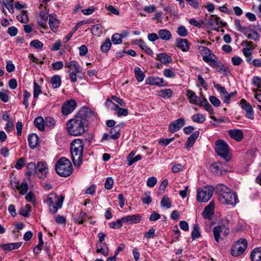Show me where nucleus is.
Returning a JSON list of instances; mask_svg holds the SVG:
<instances>
[{
    "label": "nucleus",
    "instance_id": "nucleus-1",
    "mask_svg": "<svg viewBox=\"0 0 261 261\" xmlns=\"http://www.w3.org/2000/svg\"><path fill=\"white\" fill-rule=\"evenodd\" d=\"M93 115V112L88 108L84 107L66 122V130L73 136L83 135L87 129V118Z\"/></svg>",
    "mask_w": 261,
    "mask_h": 261
},
{
    "label": "nucleus",
    "instance_id": "nucleus-2",
    "mask_svg": "<svg viewBox=\"0 0 261 261\" xmlns=\"http://www.w3.org/2000/svg\"><path fill=\"white\" fill-rule=\"evenodd\" d=\"M216 192L219 201L222 204L235 205L239 202L237 194L222 184L217 186Z\"/></svg>",
    "mask_w": 261,
    "mask_h": 261
},
{
    "label": "nucleus",
    "instance_id": "nucleus-3",
    "mask_svg": "<svg viewBox=\"0 0 261 261\" xmlns=\"http://www.w3.org/2000/svg\"><path fill=\"white\" fill-rule=\"evenodd\" d=\"M84 146L83 141L80 139H74L70 144L71 158L76 167H79L82 164Z\"/></svg>",
    "mask_w": 261,
    "mask_h": 261
},
{
    "label": "nucleus",
    "instance_id": "nucleus-4",
    "mask_svg": "<svg viewBox=\"0 0 261 261\" xmlns=\"http://www.w3.org/2000/svg\"><path fill=\"white\" fill-rule=\"evenodd\" d=\"M64 198L63 195L58 196L56 193L51 192L47 195L44 202L46 203L49 212L52 214H55L58 210L62 207Z\"/></svg>",
    "mask_w": 261,
    "mask_h": 261
},
{
    "label": "nucleus",
    "instance_id": "nucleus-5",
    "mask_svg": "<svg viewBox=\"0 0 261 261\" xmlns=\"http://www.w3.org/2000/svg\"><path fill=\"white\" fill-rule=\"evenodd\" d=\"M55 169L57 174L62 177L69 176L73 171L71 163L65 158H61L58 160Z\"/></svg>",
    "mask_w": 261,
    "mask_h": 261
},
{
    "label": "nucleus",
    "instance_id": "nucleus-6",
    "mask_svg": "<svg viewBox=\"0 0 261 261\" xmlns=\"http://www.w3.org/2000/svg\"><path fill=\"white\" fill-rule=\"evenodd\" d=\"M215 151L217 154L226 161L230 159L229 148L228 144L222 140H218L216 142Z\"/></svg>",
    "mask_w": 261,
    "mask_h": 261
},
{
    "label": "nucleus",
    "instance_id": "nucleus-7",
    "mask_svg": "<svg viewBox=\"0 0 261 261\" xmlns=\"http://www.w3.org/2000/svg\"><path fill=\"white\" fill-rule=\"evenodd\" d=\"M215 188L213 186L204 187L197 190L196 199L201 202H207L212 197Z\"/></svg>",
    "mask_w": 261,
    "mask_h": 261
},
{
    "label": "nucleus",
    "instance_id": "nucleus-8",
    "mask_svg": "<svg viewBox=\"0 0 261 261\" xmlns=\"http://www.w3.org/2000/svg\"><path fill=\"white\" fill-rule=\"evenodd\" d=\"M247 247V240L245 239H240L232 246L231 254L233 256H239L243 254Z\"/></svg>",
    "mask_w": 261,
    "mask_h": 261
},
{
    "label": "nucleus",
    "instance_id": "nucleus-9",
    "mask_svg": "<svg viewBox=\"0 0 261 261\" xmlns=\"http://www.w3.org/2000/svg\"><path fill=\"white\" fill-rule=\"evenodd\" d=\"M43 7L42 4L40 5L39 8L43 9L40 10L38 14V23L40 26L46 29L47 28L46 23L49 16V14H48L49 10L45 7Z\"/></svg>",
    "mask_w": 261,
    "mask_h": 261
},
{
    "label": "nucleus",
    "instance_id": "nucleus-10",
    "mask_svg": "<svg viewBox=\"0 0 261 261\" xmlns=\"http://www.w3.org/2000/svg\"><path fill=\"white\" fill-rule=\"evenodd\" d=\"M213 232L215 240L218 243L220 239V234L226 237L229 233V228L224 225L216 226L213 229Z\"/></svg>",
    "mask_w": 261,
    "mask_h": 261
},
{
    "label": "nucleus",
    "instance_id": "nucleus-11",
    "mask_svg": "<svg viewBox=\"0 0 261 261\" xmlns=\"http://www.w3.org/2000/svg\"><path fill=\"white\" fill-rule=\"evenodd\" d=\"M76 102L74 99L66 101L62 106V113L64 115L71 113L76 107Z\"/></svg>",
    "mask_w": 261,
    "mask_h": 261
},
{
    "label": "nucleus",
    "instance_id": "nucleus-12",
    "mask_svg": "<svg viewBox=\"0 0 261 261\" xmlns=\"http://www.w3.org/2000/svg\"><path fill=\"white\" fill-rule=\"evenodd\" d=\"M37 174L39 178H43L46 177L48 171V165L44 161L38 162L36 166Z\"/></svg>",
    "mask_w": 261,
    "mask_h": 261
},
{
    "label": "nucleus",
    "instance_id": "nucleus-13",
    "mask_svg": "<svg viewBox=\"0 0 261 261\" xmlns=\"http://www.w3.org/2000/svg\"><path fill=\"white\" fill-rule=\"evenodd\" d=\"M208 21V24L211 27V29L214 30H218L220 27H225L226 23L223 22L220 20V18L215 15H212Z\"/></svg>",
    "mask_w": 261,
    "mask_h": 261
},
{
    "label": "nucleus",
    "instance_id": "nucleus-14",
    "mask_svg": "<svg viewBox=\"0 0 261 261\" xmlns=\"http://www.w3.org/2000/svg\"><path fill=\"white\" fill-rule=\"evenodd\" d=\"M240 104L242 108L246 112V117L250 119L253 120L254 118V115L250 104L244 99H241Z\"/></svg>",
    "mask_w": 261,
    "mask_h": 261
},
{
    "label": "nucleus",
    "instance_id": "nucleus-15",
    "mask_svg": "<svg viewBox=\"0 0 261 261\" xmlns=\"http://www.w3.org/2000/svg\"><path fill=\"white\" fill-rule=\"evenodd\" d=\"M187 96L188 97L191 103L200 106L203 100L205 98L203 97L197 96L196 94L190 90L187 91Z\"/></svg>",
    "mask_w": 261,
    "mask_h": 261
},
{
    "label": "nucleus",
    "instance_id": "nucleus-16",
    "mask_svg": "<svg viewBox=\"0 0 261 261\" xmlns=\"http://www.w3.org/2000/svg\"><path fill=\"white\" fill-rule=\"evenodd\" d=\"M185 122V119L182 118H179L173 121L169 125V131L172 133L178 131L184 125Z\"/></svg>",
    "mask_w": 261,
    "mask_h": 261
},
{
    "label": "nucleus",
    "instance_id": "nucleus-17",
    "mask_svg": "<svg viewBox=\"0 0 261 261\" xmlns=\"http://www.w3.org/2000/svg\"><path fill=\"white\" fill-rule=\"evenodd\" d=\"M146 82L147 84L157 85L159 86H166L167 85V82L162 78L158 76H150L146 79Z\"/></svg>",
    "mask_w": 261,
    "mask_h": 261
},
{
    "label": "nucleus",
    "instance_id": "nucleus-18",
    "mask_svg": "<svg viewBox=\"0 0 261 261\" xmlns=\"http://www.w3.org/2000/svg\"><path fill=\"white\" fill-rule=\"evenodd\" d=\"M48 23L50 29L54 32L58 30L60 25V20L58 19L56 14L53 13L49 14Z\"/></svg>",
    "mask_w": 261,
    "mask_h": 261
},
{
    "label": "nucleus",
    "instance_id": "nucleus-19",
    "mask_svg": "<svg viewBox=\"0 0 261 261\" xmlns=\"http://www.w3.org/2000/svg\"><path fill=\"white\" fill-rule=\"evenodd\" d=\"M214 203L211 202L204 209L202 217L206 219L210 220L214 214Z\"/></svg>",
    "mask_w": 261,
    "mask_h": 261
},
{
    "label": "nucleus",
    "instance_id": "nucleus-20",
    "mask_svg": "<svg viewBox=\"0 0 261 261\" xmlns=\"http://www.w3.org/2000/svg\"><path fill=\"white\" fill-rule=\"evenodd\" d=\"M142 216L139 214H135L133 215H129L122 217V220L123 223L135 224L140 222Z\"/></svg>",
    "mask_w": 261,
    "mask_h": 261
},
{
    "label": "nucleus",
    "instance_id": "nucleus-21",
    "mask_svg": "<svg viewBox=\"0 0 261 261\" xmlns=\"http://www.w3.org/2000/svg\"><path fill=\"white\" fill-rule=\"evenodd\" d=\"M248 39L257 41L260 38V35L256 31L251 30L248 28L245 29L243 33Z\"/></svg>",
    "mask_w": 261,
    "mask_h": 261
},
{
    "label": "nucleus",
    "instance_id": "nucleus-22",
    "mask_svg": "<svg viewBox=\"0 0 261 261\" xmlns=\"http://www.w3.org/2000/svg\"><path fill=\"white\" fill-rule=\"evenodd\" d=\"M228 134L232 139L237 141H241L244 137V134L242 131L238 129L229 130Z\"/></svg>",
    "mask_w": 261,
    "mask_h": 261
},
{
    "label": "nucleus",
    "instance_id": "nucleus-23",
    "mask_svg": "<svg viewBox=\"0 0 261 261\" xmlns=\"http://www.w3.org/2000/svg\"><path fill=\"white\" fill-rule=\"evenodd\" d=\"M177 47L184 52L189 51L190 46V43L186 39L177 38L176 40Z\"/></svg>",
    "mask_w": 261,
    "mask_h": 261
},
{
    "label": "nucleus",
    "instance_id": "nucleus-24",
    "mask_svg": "<svg viewBox=\"0 0 261 261\" xmlns=\"http://www.w3.org/2000/svg\"><path fill=\"white\" fill-rule=\"evenodd\" d=\"M65 67L69 68L68 71H75L76 73H80L81 72L80 66L75 60L67 62Z\"/></svg>",
    "mask_w": 261,
    "mask_h": 261
},
{
    "label": "nucleus",
    "instance_id": "nucleus-25",
    "mask_svg": "<svg viewBox=\"0 0 261 261\" xmlns=\"http://www.w3.org/2000/svg\"><path fill=\"white\" fill-rule=\"evenodd\" d=\"M39 137L36 134H31L28 136V142L30 147L32 149H35L36 148L38 144Z\"/></svg>",
    "mask_w": 261,
    "mask_h": 261
},
{
    "label": "nucleus",
    "instance_id": "nucleus-26",
    "mask_svg": "<svg viewBox=\"0 0 261 261\" xmlns=\"http://www.w3.org/2000/svg\"><path fill=\"white\" fill-rule=\"evenodd\" d=\"M199 132L198 130L193 132L192 135H191V136L188 138L185 144L186 147L187 148L191 147L195 142L196 139L199 136Z\"/></svg>",
    "mask_w": 261,
    "mask_h": 261
},
{
    "label": "nucleus",
    "instance_id": "nucleus-27",
    "mask_svg": "<svg viewBox=\"0 0 261 261\" xmlns=\"http://www.w3.org/2000/svg\"><path fill=\"white\" fill-rule=\"evenodd\" d=\"M21 244L20 243H13L10 244H3L0 245L1 248L5 251H11L19 248Z\"/></svg>",
    "mask_w": 261,
    "mask_h": 261
},
{
    "label": "nucleus",
    "instance_id": "nucleus-28",
    "mask_svg": "<svg viewBox=\"0 0 261 261\" xmlns=\"http://www.w3.org/2000/svg\"><path fill=\"white\" fill-rule=\"evenodd\" d=\"M135 155V152L134 151H131L127 156V161L129 166L132 165L134 163L141 160L142 156L140 154H138L136 156H134Z\"/></svg>",
    "mask_w": 261,
    "mask_h": 261
},
{
    "label": "nucleus",
    "instance_id": "nucleus-29",
    "mask_svg": "<svg viewBox=\"0 0 261 261\" xmlns=\"http://www.w3.org/2000/svg\"><path fill=\"white\" fill-rule=\"evenodd\" d=\"M159 37L165 41L169 40L172 37L171 32L166 29H161L158 32Z\"/></svg>",
    "mask_w": 261,
    "mask_h": 261
},
{
    "label": "nucleus",
    "instance_id": "nucleus-30",
    "mask_svg": "<svg viewBox=\"0 0 261 261\" xmlns=\"http://www.w3.org/2000/svg\"><path fill=\"white\" fill-rule=\"evenodd\" d=\"M210 169L212 172L217 175H221L223 174L222 164L220 163H215L213 164Z\"/></svg>",
    "mask_w": 261,
    "mask_h": 261
},
{
    "label": "nucleus",
    "instance_id": "nucleus-31",
    "mask_svg": "<svg viewBox=\"0 0 261 261\" xmlns=\"http://www.w3.org/2000/svg\"><path fill=\"white\" fill-rule=\"evenodd\" d=\"M250 257L252 261H261V248H256L251 252Z\"/></svg>",
    "mask_w": 261,
    "mask_h": 261
},
{
    "label": "nucleus",
    "instance_id": "nucleus-32",
    "mask_svg": "<svg viewBox=\"0 0 261 261\" xmlns=\"http://www.w3.org/2000/svg\"><path fill=\"white\" fill-rule=\"evenodd\" d=\"M35 126L40 131L44 130L45 123L44 120L41 116L38 117L34 120Z\"/></svg>",
    "mask_w": 261,
    "mask_h": 261
},
{
    "label": "nucleus",
    "instance_id": "nucleus-33",
    "mask_svg": "<svg viewBox=\"0 0 261 261\" xmlns=\"http://www.w3.org/2000/svg\"><path fill=\"white\" fill-rule=\"evenodd\" d=\"M110 138L113 140L118 139L120 136V127L119 125H116L115 127L111 128L110 130Z\"/></svg>",
    "mask_w": 261,
    "mask_h": 261
},
{
    "label": "nucleus",
    "instance_id": "nucleus-34",
    "mask_svg": "<svg viewBox=\"0 0 261 261\" xmlns=\"http://www.w3.org/2000/svg\"><path fill=\"white\" fill-rule=\"evenodd\" d=\"M158 59L163 64H168L172 61V58L165 53L159 54L158 56Z\"/></svg>",
    "mask_w": 261,
    "mask_h": 261
},
{
    "label": "nucleus",
    "instance_id": "nucleus-35",
    "mask_svg": "<svg viewBox=\"0 0 261 261\" xmlns=\"http://www.w3.org/2000/svg\"><path fill=\"white\" fill-rule=\"evenodd\" d=\"M50 83L54 88H57L61 86V78L60 75H55L50 79Z\"/></svg>",
    "mask_w": 261,
    "mask_h": 261
},
{
    "label": "nucleus",
    "instance_id": "nucleus-36",
    "mask_svg": "<svg viewBox=\"0 0 261 261\" xmlns=\"http://www.w3.org/2000/svg\"><path fill=\"white\" fill-rule=\"evenodd\" d=\"M96 252L100 253L104 256H107L109 253V248L106 246L105 243L101 244L96 245Z\"/></svg>",
    "mask_w": 261,
    "mask_h": 261
},
{
    "label": "nucleus",
    "instance_id": "nucleus-37",
    "mask_svg": "<svg viewBox=\"0 0 261 261\" xmlns=\"http://www.w3.org/2000/svg\"><path fill=\"white\" fill-rule=\"evenodd\" d=\"M158 94L160 96L164 98H169L172 96L173 91L171 89L160 90L159 91Z\"/></svg>",
    "mask_w": 261,
    "mask_h": 261
},
{
    "label": "nucleus",
    "instance_id": "nucleus-38",
    "mask_svg": "<svg viewBox=\"0 0 261 261\" xmlns=\"http://www.w3.org/2000/svg\"><path fill=\"white\" fill-rule=\"evenodd\" d=\"M191 119L194 122L200 124L203 123L206 120L205 116L201 113L194 114L192 116Z\"/></svg>",
    "mask_w": 261,
    "mask_h": 261
},
{
    "label": "nucleus",
    "instance_id": "nucleus-39",
    "mask_svg": "<svg viewBox=\"0 0 261 261\" xmlns=\"http://www.w3.org/2000/svg\"><path fill=\"white\" fill-rule=\"evenodd\" d=\"M135 77L139 82H142L145 77L144 72L141 70L140 67H135Z\"/></svg>",
    "mask_w": 261,
    "mask_h": 261
},
{
    "label": "nucleus",
    "instance_id": "nucleus-40",
    "mask_svg": "<svg viewBox=\"0 0 261 261\" xmlns=\"http://www.w3.org/2000/svg\"><path fill=\"white\" fill-rule=\"evenodd\" d=\"M138 46L142 50H144L148 55H153V51L142 40H139Z\"/></svg>",
    "mask_w": 261,
    "mask_h": 261
},
{
    "label": "nucleus",
    "instance_id": "nucleus-41",
    "mask_svg": "<svg viewBox=\"0 0 261 261\" xmlns=\"http://www.w3.org/2000/svg\"><path fill=\"white\" fill-rule=\"evenodd\" d=\"M27 167L28 169V175L31 176L37 174L36 166L34 163H29L27 164Z\"/></svg>",
    "mask_w": 261,
    "mask_h": 261
},
{
    "label": "nucleus",
    "instance_id": "nucleus-42",
    "mask_svg": "<svg viewBox=\"0 0 261 261\" xmlns=\"http://www.w3.org/2000/svg\"><path fill=\"white\" fill-rule=\"evenodd\" d=\"M14 0H3V4L11 13H14Z\"/></svg>",
    "mask_w": 261,
    "mask_h": 261
},
{
    "label": "nucleus",
    "instance_id": "nucleus-43",
    "mask_svg": "<svg viewBox=\"0 0 261 261\" xmlns=\"http://www.w3.org/2000/svg\"><path fill=\"white\" fill-rule=\"evenodd\" d=\"M102 27L100 24H96L92 27L91 33L95 36H100L102 33Z\"/></svg>",
    "mask_w": 261,
    "mask_h": 261
},
{
    "label": "nucleus",
    "instance_id": "nucleus-44",
    "mask_svg": "<svg viewBox=\"0 0 261 261\" xmlns=\"http://www.w3.org/2000/svg\"><path fill=\"white\" fill-rule=\"evenodd\" d=\"M112 43L110 40L107 38L105 41L102 44L100 49L102 52L107 53L109 50L111 46Z\"/></svg>",
    "mask_w": 261,
    "mask_h": 261
},
{
    "label": "nucleus",
    "instance_id": "nucleus-45",
    "mask_svg": "<svg viewBox=\"0 0 261 261\" xmlns=\"http://www.w3.org/2000/svg\"><path fill=\"white\" fill-rule=\"evenodd\" d=\"M192 238L195 240L200 237L199 227L198 224H195L193 226V229L191 233Z\"/></svg>",
    "mask_w": 261,
    "mask_h": 261
},
{
    "label": "nucleus",
    "instance_id": "nucleus-46",
    "mask_svg": "<svg viewBox=\"0 0 261 261\" xmlns=\"http://www.w3.org/2000/svg\"><path fill=\"white\" fill-rule=\"evenodd\" d=\"M33 96L35 98H38L39 95L42 93L40 86L36 81L34 82Z\"/></svg>",
    "mask_w": 261,
    "mask_h": 261
},
{
    "label": "nucleus",
    "instance_id": "nucleus-47",
    "mask_svg": "<svg viewBox=\"0 0 261 261\" xmlns=\"http://www.w3.org/2000/svg\"><path fill=\"white\" fill-rule=\"evenodd\" d=\"M45 126L49 128H53L56 125L55 120L51 117H47L44 119Z\"/></svg>",
    "mask_w": 261,
    "mask_h": 261
},
{
    "label": "nucleus",
    "instance_id": "nucleus-48",
    "mask_svg": "<svg viewBox=\"0 0 261 261\" xmlns=\"http://www.w3.org/2000/svg\"><path fill=\"white\" fill-rule=\"evenodd\" d=\"M17 19L21 23H27L29 21V17L26 11H22L17 17Z\"/></svg>",
    "mask_w": 261,
    "mask_h": 261
},
{
    "label": "nucleus",
    "instance_id": "nucleus-49",
    "mask_svg": "<svg viewBox=\"0 0 261 261\" xmlns=\"http://www.w3.org/2000/svg\"><path fill=\"white\" fill-rule=\"evenodd\" d=\"M124 36H122L118 33L114 34L112 37V41L115 44H121L122 42V38Z\"/></svg>",
    "mask_w": 261,
    "mask_h": 261
},
{
    "label": "nucleus",
    "instance_id": "nucleus-50",
    "mask_svg": "<svg viewBox=\"0 0 261 261\" xmlns=\"http://www.w3.org/2000/svg\"><path fill=\"white\" fill-rule=\"evenodd\" d=\"M197 48L199 53L203 56L211 55L212 54L211 50L206 47L198 46Z\"/></svg>",
    "mask_w": 261,
    "mask_h": 261
},
{
    "label": "nucleus",
    "instance_id": "nucleus-51",
    "mask_svg": "<svg viewBox=\"0 0 261 261\" xmlns=\"http://www.w3.org/2000/svg\"><path fill=\"white\" fill-rule=\"evenodd\" d=\"M123 221L122 220V218L120 219H118L116 221L109 223V226L113 229L120 228L122 226Z\"/></svg>",
    "mask_w": 261,
    "mask_h": 261
},
{
    "label": "nucleus",
    "instance_id": "nucleus-52",
    "mask_svg": "<svg viewBox=\"0 0 261 261\" xmlns=\"http://www.w3.org/2000/svg\"><path fill=\"white\" fill-rule=\"evenodd\" d=\"M31 208V206L29 204H27L24 208L20 210L19 213L24 217H28L30 214Z\"/></svg>",
    "mask_w": 261,
    "mask_h": 261
},
{
    "label": "nucleus",
    "instance_id": "nucleus-53",
    "mask_svg": "<svg viewBox=\"0 0 261 261\" xmlns=\"http://www.w3.org/2000/svg\"><path fill=\"white\" fill-rule=\"evenodd\" d=\"M28 185L26 182H22L18 188V190L19 191V193L21 195L26 194L28 191Z\"/></svg>",
    "mask_w": 261,
    "mask_h": 261
},
{
    "label": "nucleus",
    "instance_id": "nucleus-54",
    "mask_svg": "<svg viewBox=\"0 0 261 261\" xmlns=\"http://www.w3.org/2000/svg\"><path fill=\"white\" fill-rule=\"evenodd\" d=\"M163 75L167 78H173L175 76V73L172 68H167L164 69Z\"/></svg>",
    "mask_w": 261,
    "mask_h": 261
},
{
    "label": "nucleus",
    "instance_id": "nucleus-55",
    "mask_svg": "<svg viewBox=\"0 0 261 261\" xmlns=\"http://www.w3.org/2000/svg\"><path fill=\"white\" fill-rule=\"evenodd\" d=\"M200 106H203L205 108V110L210 114L213 113L214 110L212 106L210 105V103L207 101V100L205 98H204V100H203V101L200 105Z\"/></svg>",
    "mask_w": 261,
    "mask_h": 261
},
{
    "label": "nucleus",
    "instance_id": "nucleus-56",
    "mask_svg": "<svg viewBox=\"0 0 261 261\" xmlns=\"http://www.w3.org/2000/svg\"><path fill=\"white\" fill-rule=\"evenodd\" d=\"M178 35L182 37H186L188 35V32L185 27L183 25L179 26L177 30Z\"/></svg>",
    "mask_w": 261,
    "mask_h": 261
},
{
    "label": "nucleus",
    "instance_id": "nucleus-57",
    "mask_svg": "<svg viewBox=\"0 0 261 261\" xmlns=\"http://www.w3.org/2000/svg\"><path fill=\"white\" fill-rule=\"evenodd\" d=\"M117 116L119 117L122 116H126L128 114V110L127 109H124L118 107V109L116 110Z\"/></svg>",
    "mask_w": 261,
    "mask_h": 261
},
{
    "label": "nucleus",
    "instance_id": "nucleus-58",
    "mask_svg": "<svg viewBox=\"0 0 261 261\" xmlns=\"http://www.w3.org/2000/svg\"><path fill=\"white\" fill-rule=\"evenodd\" d=\"M105 106L108 109H110L112 110L116 111L117 109H118V105L115 103L110 99H107L106 102Z\"/></svg>",
    "mask_w": 261,
    "mask_h": 261
},
{
    "label": "nucleus",
    "instance_id": "nucleus-59",
    "mask_svg": "<svg viewBox=\"0 0 261 261\" xmlns=\"http://www.w3.org/2000/svg\"><path fill=\"white\" fill-rule=\"evenodd\" d=\"M161 205L162 207H165L169 208L171 206V203L169 200V198L167 196H164L161 201Z\"/></svg>",
    "mask_w": 261,
    "mask_h": 261
},
{
    "label": "nucleus",
    "instance_id": "nucleus-60",
    "mask_svg": "<svg viewBox=\"0 0 261 261\" xmlns=\"http://www.w3.org/2000/svg\"><path fill=\"white\" fill-rule=\"evenodd\" d=\"M208 56L209 55L203 56L202 59L205 62L208 63L210 66L213 67L216 65L215 64L217 61L210 58Z\"/></svg>",
    "mask_w": 261,
    "mask_h": 261
},
{
    "label": "nucleus",
    "instance_id": "nucleus-61",
    "mask_svg": "<svg viewBox=\"0 0 261 261\" xmlns=\"http://www.w3.org/2000/svg\"><path fill=\"white\" fill-rule=\"evenodd\" d=\"M30 46L34 47L36 49L42 48L43 44L39 40H34L30 42Z\"/></svg>",
    "mask_w": 261,
    "mask_h": 261
},
{
    "label": "nucleus",
    "instance_id": "nucleus-62",
    "mask_svg": "<svg viewBox=\"0 0 261 261\" xmlns=\"http://www.w3.org/2000/svg\"><path fill=\"white\" fill-rule=\"evenodd\" d=\"M253 85L256 87V89H261V77L258 76H254L252 78Z\"/></svg>",
    "mask_w": 261,
    "mask_h": 261
},
{
    "label": "nucleus",
    "instance_id": "nucleus-63",
    "mask_svg": "<svg viewBox=\"0 0 261 261\" xmlns=\"http://www.w3.org/2000/svg\"><path fill=\"white\" fill-rule=\"evenodd\" d=\"M31 96V94L27 90H24L23 91V104L25 106L26 109L28 108L29 106V98Z\"/></svg>",
    "mask_w": 261,
    "mask_h": 261
},
{
    "label": "nucleus",
    "instance_id": "nucleus-64",
    "mask_svg": "<svg viewBox=\"0 0 261 261\" xmlns=\"http://www.w3.org/2000/svg\"><path fill=\"white\" fill-rule=\"evenodd\" d=\"M114 184V181L112 177H109L106 179L105 187L107 190H111L112 189Z\"/></svg>",
    "mask_w": 261,
    "mask_h": 261
}]
</instances>
